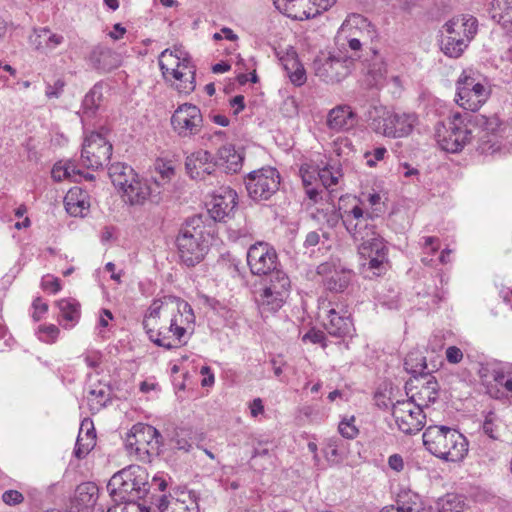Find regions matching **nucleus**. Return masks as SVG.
Returning <instances> with one entry per match:
<instances>
[{
	"mask_svg": "<svg viewBox=\"0 0 512 512\" xmlns=\"http://www.w3.org/2000/svg\"><path fill=\"white\" fill-rule=\"evenodd\" d=\"M342 222L352 238L360 242L358 249L362 257L368 259V269L374 275H380L387 265V247L384 239L375 231L373 217L364 213L359 206L345 211Z\"/></svg>",
	"mask_w": 512,
	"mask_h": 512,
	"instance_id": "1",
	"label": "nucleus"
},
{
	"mask_svg": "<svg viewBox=\"0 0 512 512\" xmlns=\"http://www.w3.org/2000/svg\"><path fill=\"white\" fill-rule=\"evenodd\" d=\"M425 448L434 456L449 462L462 461L468 453V440L458 430L433 425L425 429Z\"/></svg>",
	"mask_w": 512,
	"mask_h": 512,
	"instance_id": "2",
	"label": "nucleus"
},
{
	"mask_svg": "<svg viewBox=\"0 0 512 512\" xmlns=\"http://www.w3.org/2000/svg\"><path fill=\"white\" fill-rule=\"evenodd\" d=\"M148 473L144 467L130 465L115 473L107 484L112 500L117 503L136 501L143 498L150 489Z\"/></svg>",
	"mask_w": 512,
	"mask_h": 512,
	"instance_id": "3",
	"label": "nucleus"
},
{
	"mask_svg": "<svg viewBox=\"0 0 512 512\" xmlns=\"http://www.w3.org/2000/svg\"><path fill=\"white\" fill-rule=\"evenodd\" d=\"M404 365L407 370L411 368L412 372L420 373L419 377L406 383V390L409 395L408 400L423 410L437 400L439 384L435 377L424 372L427 369L425 357L410 353L405 358Z\"/></svg>",
	"mask_w": 512,
	"mask_h": 512,
	"instance_id": "4",
	"label": "nucleus"
},
{
	"mask_svg": "<svg viewBox=\"0 0 512 512\" xmlns=\"http://www.w3.org/2000/svg\"><path fill=\"white\" fill-rule=\"evenodd\" d=\"M176 245L179 258L186 266L193 267L204 259L208 244L201 216H193L182 225Z\"/></svg>",
	"mask_w": 512,
	"mask_h": 512,
	"instance_id": "5",
	"label": "nucleus"
},
{
	"mask_svg": "<svg viewBox=\"0 0 512 512\" xmlns=\"http://www.w3.org/2000/svg\"><path fill=\"white\" fill-rule=\"evenodd\" d=\"M195 315L188 304L186 312H177L168 320V324L156 326L155 334L146 332L149 339L156 345L167 350L176 348L187 342L186 335L194 330Z\"/></svg>",
	"mask_w": 512,
	"mask_h": 512,
	"instance_id": "6",
	"label": "nucleus"
},
{
	"mask_svg": "<svg viewBox=\"0 0 512 512\" xmlns=\"http://www.w3.org/2000/svg\"><path fill=\"white\" fill-rule=\"evenodd\" d=\"M159 66L166 79L171 75L179 82L176 88L180 93L189 94L195 89V66L182 50L162 51L159 56Z\"/></svg>",
	"mask_w": 512,
	"mask_h": 512,
	"instance_id": "7",
	"label": "nucleus"
},
{
	"mask_svg": "<svg viewBox=\"0 0 512 512\" xmlns=\"http://www.w3.org/2000/svg\"><path fill=\"white\" fill-rule=\"evenodd\" d=\"M371 128L386 137L399 138L409 135L417 121L415 114L390 113L384 106H373L368 111Z\"/></svg>",
	"mask_w": 512,
	"mask_h": 512,
	"instance_id": "8",
	"label": "nucleus"
},
{
	"mask_svg": "<svg viewBox=\"0 0 512 512\" xmlns=\"http://www.w3.org/2000/svg\"><path fill=\"white\" fill-rule=\"evenodd\" d=\"M162 436L159 431L148 424L137 423L127 434L125 446L127 451L141 461H148L151 455L159 453Z\"/></svg>",
	"mask_w": 512,
	"mask_h": 512,
	"instance_id": "9",
	"label": "nucleus"
},
{
	"mask_svg": "<svg viewBox=\"0 0 512 512\" xmlns=\"http://www.w3.org/2000/svg\"><path fill=\"white\" fill-rule=\"evenodd\" d=\"M466 119L460 113H454L446 124L436 129V141L439 147L449 153H457L470 142L472 130L465 123Z\"/></svg>",
	"mask_w": 512,
	"mask_h": 512,
	"instance_id": "10",
	"label": "nucleus"
},
{
	"mask_svg": "<svg viewBox=\"0 0 512 512\" xmlns=\"http://www.w3.org/2000/svg\"><path fill=\"white\" fill-rule=\"evenodd\" d=\"M479 77L472 70H464L457 80L456 102L465 110H478L489 97L490 91Z\"/></svg>",
	"mask_w": 512,
	"mask_h": 512,
	"instance_id": "11",
	"label": "nucleus"
},
{
	"mask_svg": "<svg viewBox=\"0 0 512 512\" xmlns=\"http://www.w3.org/2000/svg\"><path fill=\"white\" fill-rule=\"evenodd\" d=\"M187 305L185 300L175 296H164L153 300L143 318L145 332L155 334L156 326L168 324L170 317L177 312H186Z\"/></svg>",
	"mask_w": 512,
	"mask_h": 512,
	"instance_id": "12",
	"label": "nucleus"
},
{
	"mask_svg": "<svg viewBox=\"0 0 512 512\" xmlns=\"http://www.w3.org/2000/svg\"><path fill=\"white\" fill-rule=\"evenodd\" d=\"M280 174L273 167H265L250 172L245 179L248 195L254 201H266L279 189Z\"/></svg>",
	"mask_w": 512,
	"mask_h": 512,
	"instance_id": "13",
	"label": "nucleus"
},
{
	"mask_svg": "<svg viewBox=\"0 0 512 512\" xmlns=\"http://www.w3.org/2000/svg\"><path fill=\"white\" fill-rule=\"evenodd\" d=\"M352 57L334 54H321L313 61L314 74L327 84H335L345 79L351 72Z\"/></svg>",
	"mask_w": 512,
	"mask_h": 512,
	"instance_id": "14",
	"label": "nucleus"
},
{
	"mask_svg": "<svg viewBox=\"0 0 512 512\" xmlns=\"http://www.w3.org/2000/svg\"><path fill=\"white\" fill-rule=\"evenodd\" d=\"M112 144L98 132H93L84 140L81 163L88 169L103 168L110 161Z\"/></svg>",
	"mask_w": 512,
	"mask_h": 512,
	"instance_id": "15",
	"label": "nucleus"
},
{
	"mask_svg": "<svg viewBox=\"0 0 512 512\" xmlns=\"http://www.w3.org/2000/svg\"><path fill=\"white\" fill-rule=\"evenodd\" d=\"M171 125L178 136L191 138L201 131L203 126L202 113L196 105L181 104L171 117Z\"/></svg>",
	"mask_w": 512,
	"mask_h": 512,
	"instance_id": "16",
	"label": "nucleus"
},
{
	"mask_svg": "<svg viewBox=\"0 0 512 512\" xmlns=\"http://www.w3.org/2000/svg\"><path fill=\"white\" fill-rule=\"evenodd\" d=\"M392 416L400 431L405 434H416L425 425L426 416L423 410L412 401L402 400L393 404Z\"/></svg>",
	"mask_w": 512,
	"mask_h": 512,
	"instance_id": "17",
	"label": "nucleus"
},
{
	"mask_svg": "<svg viewBox=\"0 0 512 512\" xmlns=\"http://www.w3.org/2000/svg\"><path fill=\"white\" fill-rule=\"evenodd\" d=\"M277 253L274 248L264 242L250 246L247 252V263L254 275H267L277 268Z\"/></svg>",
	"mask_w": 512,
	"mask_h": 512,
	"instance_id": "18",
	"label": "nucleus"
},
{
	"mask_svg": "<svg viewBox=\"0 0 512 512\" xmlns=\"http://www.w3.org/2000/svg\"><path fill=\"white\" fill-rule=\"evenodd\" d=\"M161 190L158 180L153 182L139 177L129 182L127 188L123 191L126 201L131 205H143L146 201L159 203L161 200Z\"/></svg>",
	"mask_w": 512,
	"mask_h": 512,
	"instance_id": "19",
	"label": "nucleus"
},
{
	"mask_svg": "<svg viewBox=\"0 0 512 512\" xmlns=\"http://www.w3.org/2000/svg\"><path fill=\"white\" fill-rule=\"evenodd\" d=\"M218 166L212 154L206 150H198L186 157L185 168L194 180L206 181L213 176Z\"/></svg>",
	"mask_w": 512,
	"mask_h": 512,
	"instance_id": "20",
	"label": "nucleus"
},
{
	"mask_svg": "<svg viewBox=\"0 0 512 512\" xmlns=\"http://www.w3.org/2000/svg\"><path fill=\"white\" fill-rule=\"evenodd\" d=\"M324 327L331 336L339 338L352 336L354 332L351 314L346 307L339 304L327 310V322L324 323Z\"/></svg>",
	"mask_w": 512,
	"mask_h": 512,
	"instance_id": "21",
	"label": "nucleus"
},
{
	"mask_svg": "<svg viewBox=\"0 0 512 512\" xmlns=\"http://www.w3.org/2000/svg\"><path fill=\"white\" fill-rule=\"evenodd\" d=\"M347 37L359 39L365 47L371 45L377 37L374 26L362 15L352 14L341 25L340 29Z\"/></svg>",
	"mask_w": 512,
	"mask_h": 512,
	"instance_id": "22",
	"label": "nucleus"
},
{
	"mask_svg": "<svg viewBox=\"0 0 512 512\" xmlns=\"http://www.w3.org/2000/svg\"><path fill=\"white\" fill-rule=\"evenodd\" d=\"M237 206V193L229 187H221L214 194L208 207V213L215 221H224Z\"/></svg>",
	"mask_w": 512,
	"mask_h": 512,
	"instance_id": "23",
	"label": "nucleus"
},
{
	"mask_svg": "<svg viewBox=\"0 0 512 512\" xmlns=\"http://www.w3.org/2000/svg\"><path fill=\"white\" fill-rule=\"evenodd\" d=\"M358 122L356 112L347 104H339L330 109L326 116V126L334 133L348 132Z\"/></svg>",
	"mask_w": 512,
	"mask_h": 512,
	"instance_id": "24",
	"label": "nucleus"
},
{
	"mask_svg": "<svg viewBox=\"0 0 512 512\" xmlns=\"http://www.w3.org/2000/svg\"><path fill=\"white\" fill-rule=\"evenodd\" d=\"M160 512H199V506L192 492H179L176 496L162 495L157 500Z\"/></svg>",
	"mask_w": 512,
	"mask_h": 512,
	"instance_id": "25",
	"label": "nucleus"
},
{
	"mask_svg": "<svg viewBox=\"0 0 512 512\" xmlns=\"http://www.w3.org/2000/svg\"><path fill=\"white\" fill-rule=\"evenodd\" d=\"M87 61L93 69L106 73L120 66L121 57L111 48L98 45L90 51Z\"/></svg>",
	"mask_w": 512,
	"mask_h": 512,
	"instance_id": "26",
	"label": "nucleus"
},
{
	"mask_svg": "<svg viewBox=\"0 0 512 512\" xmlns=\"http://www.w3.org/2000/svg\"><path fill=\"white\" fill-rule=\"evenodd\" d=\"M478 31V20L472 15L453 17L442 26V32L455 37L473 39Z\"/></svg>",
	"mask_w": 512,
	"mask_h": 512,
	"instance_id": "27",
	"label": "nucleus"
},
{
	"mask_svg": "<svg viewBox=\"0 0 512 512\" xmlns=\"http://www.w3.org/2000/svg\"><path fill=\"white\" fill-rule=\"evenodd\" d=\"M89 195L80 187L71 188L64 197V205L68 214L74 217L85 216L90 208Z\"/></svg>",
	"mask_w": 512,
	"mask_h": 512,
	"instance_id": "28",
	"label": "nucleus"
},
{
	"mask_svg": "<svg viewBox=\"0 0 512 512\" xmlns=\"http://www.w3.org/2000/svg\"><path fill=\"white\" fill-rule=\"evenodd\" d=\"M486 6L494 21L505 28L512 26V4L509 0H487Z\"/></svg>",
	"mask_w": 512,
	"mask_h": 512,
	"instance_id": "29",
	"label": "nucleus"
},
{
	"mask_svg": "<svg viewBox=\"0 0 512 512\" xmlns=\"http://www.w3.org/2000/svg\"><path fill=\"white\" fill-rule=\"evenodd\" d=\"M108 174L114 186L122 191L138 176L132 167L120 162L112 164L108 168Z\"/></svg>",
	"mask_w": 512,
	"mask_h": 512,
	"instance_id": "30",
	"label": "nucleus"
},
{
	"mask_svg": "<svg viewBox=\"0 0 512 512\" xmlns=\"http://www.w3.org/2000/svg\"><path fill=\"white\" fill-rule=\"evenodd\" d=\"M217 163L224 166L227 172L235 173L242 167L243 157L232 145H224L217 152Z\"/></svg>",
	"mask_w": 512,
	"mask_h": 512,
	"instance_id": "31",
	"label": "nucleus"
},
{
	"mask_svg": "<svg viewBox=\"0 0 512 512\" xmlns=\"http://www.w3.org/2000/svg\"><path fill=\"white\" fill-rule=\"evenodd\" d=\"M471 41L472 39L445 34L441 40V49L446 56L458 58L467 49Z\"/></svg>",
	"mask_w": 512,
	"mask_h": 512,
	"instance_id": "32",
	"label": "nucleus"
},
{
	"mask_svg": "<svg viewBox=\"0 0 512 512\" xmlns=\"http://www.w3.org/2000/svg\"><path fill=\"white\" fill-rule=\"evenodd\" d=\"M269 282L266 285L267 287H271L274 293H278L279 296L289 295V290L291 287L290 279L287 274L276 268L272 272L268 273Z\"/></svg>",
	"mask_w": 512,
	"mask_h": 512,
	"instance_id": "33",
	"label": "nucleus"
},
{
	"mask_svg": "<svg viewBox=\"0 0 512 512\" xmlns=\"http://www.w3.org/2000/svg\"><path fill=\"white\" fill-rule=\"evenodd\" d=\"M87 400L92 413L99 412L110 401V391L106 386L99 385L89 390Z\"/></svg>",
	"mask_w": 512,
	"mask_h": 512,
	"instance_id": "34",
	"label": "nucleus"
},
{
	"mask_svg": "<svg viewBox=\"0 0 512 512\" xmlns=\"http://www.w3.org/2000/svg\"><path fill=\"white\" fill-rule=\"evenodd\" d=\"M99 489L93 482H84L76 489L77 501L84 506H93L98 499Z\"/></svg>",
	"mask_w": 512,
	"mask_h": 512,
	"instance_id": "35",
	"label": "nucleus"
},
{
	"mask_svg": "<svg viewBox=\"0 0 512 512\" xmlns=\"http://www.w3.org/2000/svg\"><path fill=\"white\" fill-rule=\"evenodd\" d=\"M283 66L291 82L296 86H301L306 82V72L302 64L292 57L284 61Z\"/></svg>",
	"mask_w": 512,
	"mask_h": 512,
	"instance_id": "36",
	"label": "nucleus"
},
{
	"mask_svg": "<svg viewBox=\"0 0 512 512\" xmlns=\"http://www.w3.org/2000/svg\"><path fill=\"white\" fill-rule=\"evenodd\" d=\"M468 122L480 128L482 132L492 135H494L501 126L499 118L495 115L490 117L481 114L470 116Z\"/></svg>",
	"mask_w": 512,
	"mask_h": 512,
	"instance_id": "37",
	"label": "nucleus"
},
{
	"mask_svg": "<svg viewBox=\"0 0 512 512\" xmlns=\"http://www.w3.org/2000/svg\"><path fill=\"white\" fill-rule=\"evenodd\" d=\"M57 305L64 320L73 323L79 320L80 304L75 299H61Z\"/></svg>",
	"mask_w": 512,
	"mask_h": 512,
	"instance_id": "38",
	"label": "nucleus"
},
{
	"mask_svg": "<svg viewBox=\"0 0 512 512\" xmlns=\"http://www.w3.org/2000/svg\"><path fill=\"white\" fill-rule=\"evenodd\" d=\"M287 297L288 295L279 296L278 293H274L271 287L265 286L260 295V304L269 311H277L282 307Z\"/></svg>",
	"mask_w": 512,
	"mask_h": 512,
	"instance_id": "39",
	"label": "nucleus"
},
{
	"mask_svg": "<svg viewBox=\"0 0 512 512\" xmlns=\"http://www.w3.org/2000/svg\"><path fill=\"white\" fill-rule=\"evenodd\" d=\"M350 280V272L335 271L325 280V286L332 292H343L350 283Z\"/></svg>",
	"mask_w": 512,
	"mask_h": 512,
	"instance_id": "40",
	"label": "nucleus"
},
{
	"mask_svg": "<svg viewBox=\"0 0 512 512\" xmlns=\"http://www.w3.org/2000/svg\"><path fill=\"white\" fill-rule=\"evenodd\" d=\"M336 39L342 49L346 50V47H348V49L352 52V54L349 56L352 57V62L355 59H359L361 57V51L365 45L359 42V39L350 36L347 37V35L344 34L341 30L338 31Z\"/></svg>",
	"mask_w": 512,
	"mask_h": 512,
	"instance_id": "41",
	"label": "nucleus"
},
{
	"mask_svg": "<svg viewBox=\"0 0 512 512\" xmlns=\"http://www.w3.org/2000/svg\"><path fill=\"white\" fill-rule=\"evenodd\" d=\"M102 100L100 89L94 86L84 97L82 102L83 113L88 117L95 114Z\"/></svg>",
	"mask_w": 512,
	"mask_h": 512,
	"instance_id": "42",
	"label": "nucleus"
},
{
	"mask_svg": "<svg viewBox=\"0 0 512 512\" xmlns=\"http://www.w3.org/2000/svg\"><path fill=\"white\" fill-rule=\"evenodd\" d=\"M34 33L37 35V38L48 36L45 47L49 50H54L64 42V37L62 35L52 33L48 27H42L39 29L35 28Z\"/></svg>",
	"mask_w": 512,
	"mask_h": 512,
	"instance_id": "43",
	"label": "nucleus"
},
{
	"mask_svg": "<svg viewBox=\"0 0 512 512\" xmlns=\"http://www.w3.org/2000/svg\"><path fill=\"white\" fill-rule=\"evenodd\" d=\"M463 506L462 499L454 494H448L441 500L442 512H460Z\"/></svg>",
	"mask_w": 512,
	"mask_h": 512,
	"instance_id": "44",
	"label": "nucleus"
},
{
	"mask_svg": "<svg viewBox=\"0 0 512 512\" xmlns=\"http://www.w3.org/2000/svg\"><path fill=\"white\" fill-rule=\"evenodd\" d=\"M497 418L494 413L490 412L484 420L482 425L483 432L491 439L497 440L499 438V431L497 425Z\"/></svg>",
	"mask_w": 512,
	"mask_h": 512,
	"instance_id": "45",
	"label": "nucleus"
},
{
	"mask_svg": "<svg viewBox=\"0 0 512 512\" xmlns=\"http://www.w3.org/2000/svg\"><path fill=\"white\" fill-rule=\"evenodd\" d=\"M354 417L352 416L349 419H343L338 425L339 433L347 439H353L358 435V429L354 424Z\"/></svg>",
	"mask_w": 512,
	"mask_h": 512,
	"instance_id": "46",
	"label": "nucleus"
},
{
	"mask_svg": "<svg viewBox=\"0 0 512 512\" xmlns=\"http://www.w3.org/2000/svg\"><path fill=\"white\" fill-rule=\"evenodd\" d=\"M86 436H87V439L89 440V442H87L86 444H83L82 443L83 438H82L81 434L78 435L75 450H74V454L77 458L84 457L94 445V436H90L89 430L87 431Z\"/></svg>",
	"mask_w": 512,
	"mask_h": 512,
	"instance_id": "47",
	"label": "nucleus"
},
{
	"mask_svg": "<svg viewBox=\"0 0 512 512\" xmlns=\"http://www.w3.org/2000/svg\"><path fill=\"white\" fill-rule=\"evenodd\" d=\"M318 175L326 188L336 185L340 176L338 171L333 172L329 167L321 169Z\"/></svg>",
	"mask_w": 512,
	"mask_h": 512,
	"instance_id": "48",
	"label": "nucleus"
},
{
	"mask_svg": "<svg viewBox=\"0 0 512 512\" xmlns=\"http://www.w3.org/2000/svg\"><path fill=\"white\" fill-rule=\"evenodd\" d=\"M309 2H312L315 6V12H306L304 11V14L306 18L315 17L317 14H320L322 11L328 10L330 7H332L336 0H308Z\"/></svg>",
	"mask_w": 512,
	"mask_h": 512,
	"instance_id": "49",
	"label": "nucleus"
},
{
	"mask_svg": "<svg viewBox=\"0 0 512 512\" xmlns=\"http://www.w3.org/2000/svg\"><path fill=\"white\" fill-rule=\"evenodd\" d=\"M387 150L385 147H377L373 152H366L364 157L368 166L373 167L377 161L383 160Z\"/></svg>",
	"mask_w": 512,
	"mask_h": 512,
	"instance_id": "50",
	"label": "nucleus"
},
{
	"mask_svg": "<svg viewBox=\"0 0 512 512\" xmlns=\"http://www.w3.org/2000/svg\"><path fill=\"white\" fill-rule=\"evenodd\" d=\"M65 82L63 79H57L53 85L46 86L45 95L48 98H59L63 92Z\"/></svg>",
	"mask_w": 512,
	"mask_h": 512,
	"instance_id": "51",
	"label": "nucleus"
},
{
	"mask_svg": "<svg viewBox=\"0 0 512 512\" xmlns=\"http://www.w3.org/2000/svg\"><path fill=\"white\" fill-rule=\"evenodd\" d=\"M321 236L323 238L328 239L329 234L327 232H322V234L320 235V233L318 231H310L309 233H307V235L305 237L304 247L305 248L315 247L316 245H318L320 243Z\"/></svg>",
	"mask_w": 512,
	"mask_h": 512,
	"instance_id": "52",
	"label": "nucleus"
},
{
	"mask_svg": "<svg viewBox=\"0 0 512 512\" xmlns=\"http://www.w3.org/2000/svg\"><path fill=\"white\" fill-rule=\"evenodd\" d=\"M446 359L450 364H458L463 360V352L457 346H449L446 349Z\"/></svg>",
	"mask_w": 512,
	"mask_h": 512,
	"instance_id": "53",
	"label": "nucleus"
},
{
	"mask_svg": "<svg viewBox=\"0 0 512 512\" xmlns=\"http://www.w3.org/2000/svg\"><path fill=\"white\" fill-rule=\"evenodd\" d=\"M2 500L8 505H16L23 502V495L17 490H7L2 495Z\"/></svg>",
	"mask_w": 512,
	"mask_h": 512,
	"instance_id": "54",
	"label": "nucleus"
},
{
	"mask_svg": "<svg viewBox=\"0 0 512 512\" xmlns=\"http://www.w3.org/2000/svg\"><path fill=\"white\" fill-rule=\"evenodd\" d=\"M302 340L305 342V341H310L314 344H322L323 347L326 346V344L324 343L325 341V334L322 332V331H319V330H310L308 331L302 338Z\"/></svg>",
	"mask_w": 512,
	"mask_h": 512,
	"instance_id": "55",
	"label": "nucleus"
},
{
	"mask_svg": "<svg viewBox=\"0 0 512 512\" xmlns=\"http://www.w3.org/2000/svg\"><path fill=\"white\" fill-rule=\"evenodd\" d=\"M52 178L55 181H62L63 179L70 178L69 166H62L61 164H55L52 169Z\"/></svg>",
	"mask_w": 512,
	"mask_h": 512,
	"instance_id": "56",
	"label": "nucleus"
},
{
	"mask_svg": "<svg viewBox=\"0 0 512 512\" xmlns=\"http://www.w3.org/2000/svg\"><path fill=\"white\" fill-rule=\"evenodd\" d=\"M41 285L44 290H48L54 294L59 292L61 289L60 281L58 278L45 277L43 278Z\"/></svg>",
	"mask_w": 512,
	"mask_h": 512,
	"instance_id": "57",
	"label": "nucleus"
},
{
	"mask_svg": "<svg viewBox=\"0 0 512 512\" xmlns=\"http://www.w3.org/2000/svg\"><path fill=\"white\" fill-rule=\"evenodd\" d=\"M388 466L395 472H401L404 469V460L400 454H392L388 458Z\"/></svg>",
	"mask_w": 512,
	"mask_h": 512,
	"instance_id": "58",
	"label": "nucleus"
},
{
	"mask_svg": "<svg viewBox=\"0 0 512 512\" xmlns=\"http://www.w3.org/2000/svg\"><path fill=\"white\" fill-rule=\"evenodd\" d=\"M33 307L35 310L33 313V318L35 319V321H39L41 316L48 310V305L45 302H43L40 298H36L33 301Z\"/></svg>",
	"mask_w": 512,
	"mask_h": 512,
	"instance_id": "59",
	"label": "nucleus"
},
{
	"mask_svg": "<svg viewBox=\"0 0 512 512\" xmlns=\"http://www.w3.org/2000/svg\"><path fill=\"white\" fill-rule=\"evenodd\" d=\"M368 72L373 78L370 84L378 86L382 83V80L384 79L386 69L383 67V65H380L377 69L373 68L370 69Z\"/></svg>",
	"mask_w": 512,
	"mask_h": 512,
	"instance_id": "60",
	"label": "nucleus"
},
{
	"mask_svg": "<svg viewBox=\"0 0 512 512\" xmlns=\"http://www.w3.org/2000/svg\"><path fill=\"white\" fill-rule=\"evenodd\" d=\"M125 505L121 508L120 512H143L147 507L136 501H124Z\"/></svg>",
	"mask_w": 512,
	"mask_h": 512,
	"instance_id": "61",
	"label": "nucleus"
},
{
	"mask_svg": "<svg viewBox=\"0 0 512 512\" xmlns=\"http://www.w3.org/2000/svg\"><path fill=\"white\" fill-rule=\"evenodd\" d=\"M424 248H429L430 252L434 254L440 248V241L437 237H424Z\"/></svg>",
	"mask_w": 512,
	"mask_h": 512,
	"instance_id": "62",
	"label": "nucleus"
},
{
	"mask_svg": "<svg viewBox=\"0 0 512 512\" xmlns=\"http://www.w3.org/2000/svg\"><path fill=\"white\" fill-rule=\"evenodd\" d=\"M510 375V373L506 374L502 370L494 369L492 370L490 377L496 383V385L502 387L504 385V381L507 380Z\"/></svg>",
	"mask_w": 512,
	"mask_h": 512,
	"instance_id": "63",
	"label": "nucleus"
},
{
	"mask_svg": "<svg viewBox=\"0 0 512 512\" xmlns=\"http://www.w3.org/2000/svg\"><path fill=\"white\" fill-rule=\"evenodd\" d=\"M413 506L409 504L402 503L398 501L397 506H387L384 507L380 512H408V510H412Z\"/></svg>",
	"mask_w": 512,
	"mask_h": 512,
	"instance_id": "64",
	"label": "nucleus"
}]
</instances>
